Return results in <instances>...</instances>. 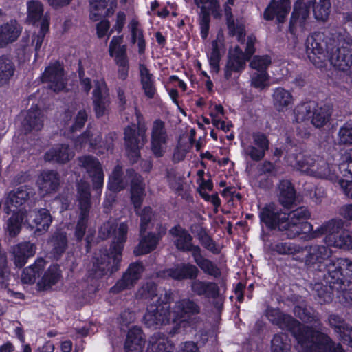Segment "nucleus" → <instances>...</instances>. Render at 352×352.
Instances as JSON below:
<instances>
[{"label": "nucleus", "instance_id": "nucleus-1", "mask_svg": "<svg viewBox=\"0 0 352 352\" xmlns=\"http://www.w3.org/2000/svg\"><path fill=\"white\" fill-rule=\"evenodd\" d=\"M136 295L138 298L148 300L149 305L144 316V324L153 329L172 324L170 333L173 335L187 332L191 326L190 316L199 311L197 305L189 299L177 302L170 311L168 303L172 299L171 294L162 291L160 296H158L153 283L144 285Z\"/></svg>", "mask_w": 352, "mask_h": 352}, {"label": "nucleus", "instance_id": "nucleus-2", "mask_svg": "<svg viewBox=\"0 0 352 352\" xmlns=\"http://www.w3.org/2000/svg\"><path fill=\"white\" fill-rule=\"evenodd\" d=\"M305 47L317 67L329 61L338 69L352 74V38L346 32H314L307 38Z\"/></svg>", "mask_w": 352, "mask_h": 352}, {"label": "nucleus", "instance_id": "nucleus-3", "mask_svg": "<svg viewBox=\"0 0 352 352\" xmlns=\"http://www.w3.org/2000/svg\"><path fill=\"white\" fill-rule=\"evenodd\" d=\"M286 162L307 175L338 182L344 192L352 198V148L342 155L338 165H333L318 156L302 153L288 155Z\"/></svg>", "mask_w": 352, "mask_h": 352}, {"label": "nucleus", "instance_id": "nucleus-4", "mask_svg": "<svg viewBox=\"0 0 352 352\" xmlns=\"http://www.w3.org/2000/svg\"><path fill=\"white\" fill-rule=\"evenodd\" d=\"M309 216L305 208H299L289 214L281 212L274 204L263 208L259 212V217L263 224L270 229L278 228L285 231L289 238L308 233L312 230V225L305 221Z\"/></svg>", "mask_w": 352, "mask_h": 352}, {"label": "nucleus", "instance_id": "nucleus-5", "mask_svg": "<svg viewBox=\"0 0 352 352\" xmlns=\"http://www.w3.org/2000/svg\"><path fill=\"white\" fill-rule=\"evenodd\" d=\"M127 231L128 226L124 223L116 226L113 222L108 221L100 228L101 236L106 238L112 234L113 241L109 254L100 252L95 258L94 265L98 276L112 273L118 270Z\"/></svg>", "mask_w": 352, "mask_h": 352}, {"label": "nucleus", "instance_id": "nucleus-6", "mask_svg": "<svg viewBox=\"0 0 352 352\" xmlns=\"http://www.w3.org/2000/svg\"><path fill=\"white\" fill-rule=\"evenodd\" d=\"M127 175L131 182V201L135 210H138L144 195V186L141 177L135 174L133 170H128ZM137 213L141 217L140 235L142 238L138 246L134 250V253L136 255H141L153 250L159 241V238L151 234L143 237L144 233L151 220V209L150 208H145L141 213L138 211H137Z\"/></svg>", "mask_w": 352, "mask_h": 352}, {"label": "nucleus", "instance_id": "nucleus-7", "mask_svg": "<svg viewBox=\"0 0 352 352\" xmlns=\"http://www.w3.org/2000/svg\"><path fill=\"white\" fill-rule=\"evenodd\" d=\"M295 313L305 322H314V328L307 333V338L298 336V349L302 352H344L340 344L335 343L326 333L321 331L322 324L317 317L308 315L300 307Z\"/></svg>", "mask_w": 352, "mask_h": 352}, {"label": "nucleus", "instance_id": "nucleus-8", "mask_svg": "<svg viewBox=\"0 0 352 352\" xmlns=\"http://www.w3.org/2000/svg\"><path fill=\"white\" fill-rule=\"evenodd\" d=\"M342 219H332L322 223L316 230H311L307 234L309 238H316L325 235L324 243L330 247L352 250V232L343 230Z\"/></svg>", "mask_w": 352, "mask_h": 352}, {"label": "nucleus", "instance_id": "nucleus-9", "mask_svg": "<svg viewBox=\"0 0 352 352\" xmlns=\"http://www.w3.org/2000/svg\"><path fill=\"white\" fill-rule=\"evenodd\" d=\"M135 116L138 126L133 124L125 129L124 140L126 151L129 157L133 162L140 157V148L146 141V128L142 124V118L135 111Z\"/></svg>", "mask_w": 352, "mask_h": 352}, {"label": "nucleus", "instance_id": "nucleus-10", "mask_svg": "<svg viewBox=\"0 0 352 352\" xmlns=\"http://www.w3.org/2000/svg\"><path fill=\"white\" fill-rule=\"evenodd\" d=\"M266 316L274 324L283 329H286L292 333L297 341L298 348V336L307 338V333L311 331L314 326H303L291 316L282 314L279 309L268 308L266 311Z\"/></svg>", "mask_w": 352, "mask_h": 352}, {"label": "nucleus", "instance_id": "nucleus-11", "mask_svg": "<svg viewBox=\"0 0 352 352\" xmlns=\"http://www.w3.org/2000/svg\"><path fill=\"white\" fill-rule=\"evenodd\" d=\"M196 6L200 8L199 25L201 37L206 39L209 34L210 16L219 19L222 16V9L219 0H194Z\"/></svg>", "mask_w": 352, "mask_h": 352}, {"label": "nucleus", "instance_id": "nucleus-12", "mask_svg": "<svg viewBox=\"0 0 352 352\" xmlns=\"http://www.w3.org/2000/svg\"><path fill=\"white\" fill-rule=\"evenodd\" d=\"M324 279L331 288H333L335 284L352 281V262L346 258L336 259L328 265L327 274H324Z\"/></svg>", "mask_w": 352, "mask_h": 352}, {"label": "nucleus", "instance_id": "nucleus-13", "mask_svg": "<svg viewBox=\"0 0 352 352\" xmlns=\"http://www.w3.org/2000/svg\"><path fill=\"white\" fill-rule=\"evenodd\" d=\"M77 190L81 213L76 228L75 236L77 240L80 241L85 234L87 230V213L90 206L89 185L86 182H80L77 185Z\"/></svg>", "mask_w": 352, "mask_h": 352}, {"label": "nucleus", "instance_id": "nucleus-14", "mask_svg": "<svg viewBox=\"0 0 352 352\" xmlns=\"http://www.w3.org/2000/svg\"><path fill=\"white\" fill-rule=\"evenodd\" d=\"M305 251L306 252L305 265L313 270L327 272L329 263L335 262V260L329 259L331 250L324 245L311 246L309 250H303L301 252L303 253Z\"/></svg>", "mask_w": 352, "mask_h": 352}, {"label": "nucleus", "instance_id": "nucleus-15", "mask_svg": "<svg viewBox=\"0 0 352 352\" xmlns=\"http://www.w3.org/2000/svg\"><path fill=\"white\" fill-rule=\"evenodd\" d=\"M243 153L254 161H260L269 148V141L261 133H253L252 140L242 141Z\"/></svg>", "mask_w": 352, "mask_h": 352}, {"label": "nucleus", "instance_id": "nucleus-16", "mask_svg": "<svg viewBox=\"0 0 352 352\" xmlns=\"http://www.w3.org/2000/svg\"><path fill=\"white\" fill-rule=\"evenodd\" d=\"M309 6V2L305 0H297L295 3L289 25L290 32L294 36L308 29Z\"/></svg>", "mask_w": 352, "mask_h": 352}, {"label": "nucleus", "instance_id": "nucleus-17", "mask_svg": "<svg viewBox=\"0 0 352 352\" xmlns=\"http://www.w3.org/2000/svg\"><path fill=\"white\" fill-rule=\"evenodd\" d=\"M249 58L244 54L242 47L239 45L231 46L229 49L228 60L224 69V76L227 80L232 77L233 73L242 72Z\"/></svg>", "mask_w": 352, "mask_h": 352}, {"label": "nucleus", "instance_id": "nucleus-18", "mask_svg": "<svg viewBox=\"0 0 352 352\" xmlns=\"http://www.w3.org/2000/svg\"><path fill=\"white\" fill-rule=\"evenodd\" d=\"M170 138L163 122H154L151 133V151L156 157H162L168 150Z\"/></svg>", "mask_w": 352, "mask_h": 352}, {"label": "nucleus", "instance_id": "nucleus-19", "mask_svg": "<svg viewBox=\"0 0 352 352\" xmlns=\"http://www.w3.org/2000/svg\"><path fill=\"white\" fill-rule=\"evenodd\" d=\"M78 164L91 177L94 187L101 190L104 182V173L98 160L91 156H83L78 159Z\"/></svg>", "mask_w": 352, "mask_h": 352}, {"label": "nucleus", "instance_id": "nucleus-20", "mask_svg": "<svg viewBox=\"0 0 352 352\" xmlns=\"http://www.w3.org/2000/svg\"><path fill=\"white\" fill-rule=\"evenodd\" d=\"M43 82L50 84V88L54 92H59L65 88L63 66L55 63L48 66L43 74Z\"/></svg>", "mask_w": 352, "mask_h": 352}, {"label": "nucleus", "instance_id": "nucleus-21", "mask_svg": "<svg viewBox=\"0 0 352 352\" xmlns=\"http://www.w3.org/2000/svg\"><path fill=\"white\" fill-rule=\"evenodd\" d=\"M93 97L96 116L98 117L103 116L109 103L107 88L103 78L95 82Z\"/></svg>", "mask_w": 352, "mask_h": 352}, {"label": "nucleus", "instance_id": "nucleus-22", "mask_svg": "<svg viewBox=\"0 0 352 352\" xmlns=\"http://www.w3.org/2000/svg\"><path fill=\"white\" fill-rule=\"evenodd\" d=\"M291 8L289 0H280L276 1L272 0L265 8L263 13V18L267 21L273 20L276 18L278 22L284 21Z\"/></svg>", "mask_w": 352, "mask_h": 352}, {"label": "nucleus", "instance_id": "nucleus-23", "mask_svg": "<svg viewBox=\"0 0 352 352\" xmlns=\"http://www.w3.org/2000/svg\"><path fill=\"white\" fill-rule=\"evenodd\" d=\"M224 48V35L221 31H219L216 38L212 42L211 48L207 52L211 70L214 73H218L219 70L221 52L223 51Z\"/></svg>", "mask_w": 352, "mask_h": 352}, {"label": "nucleus", "instance_id": "nucleus-24", "mask_svg": "<svg viewBox=\"0 0 352 352\" xmlns=\"http://www.w3.org/2000/svg\"><path fill=\"white\" fill-rule=\"evenodd\" d=\"M234 0H227V2L224 5V12L226 17L227 25L230 34L232 36H235L237 41L241 44H243L245 36L244 24L238 21L235 22L232 19L231 13L230 6L234 4Z\"/></svg>", "mask_w": 352, "mask_h": 352}, {"label": "nucleus", "instance_id": "nucleus-25", "mask_svg": "<svg viewBox=\"0 0 352 352\" xmlns=\"http://www.w3.org/2000/svg\"><path fill=\"white\" fill-rule=\"evenodd\" d=\"M272 98L273 106L278 112L286 111L294 102L292 94L281 87L273 89Z\"/></svg>", "mask_w": 352, "mask_h": 352}, {"label": "nucleus", "instance_id": "nucleus-26", "mask_svg": "<svg viewBox=\"0 0 352 352\" xmlns=\"http://www.w3.org/2000/svg\"><path fill=\"white\" fill-rule=\"evenodd\" d=\"M21 28L16 21L10 20L0 25V47L14 42L19 36Z\"/></svg>", "mask_w": 352, "mask_h": 352}, {"label": "nucleus", "instance_id": "nucleus-27", "mask_svg": "<svg viewBox=\"0 0 352 352\" xmlns=\"http://www.w3.org/2000/svg\"><path fill=\"white\" fill-rule=\"evenodd\" d=\"M142 272V266L140 264H131L123 278L111 288V292L118 293L131 286L140 278Z\"/></svg>", "mask_w": 352, "mask_h": 352}, {"label": "nucleus", "instance_id": "nucleus-28", "mask_svg": "<svg viewBox=\"0 0 352 352\" xmlns=\"http://www.w3.org/2000/svg\"><path fill=\"white\" fill-rule=\"evenodd\" d=\"M26 218L25 221L30 227L35 228L36 232L46 231L52 222V217L45 209L31 212Z\"/></svg>", "mask_w": 352, "mask_h": 352}, {"label": "nucleus", "instance_id": "nucleus-29", "mask_svg": "<svg viewBox=\"0 0 352 352\" xmlns=\"http://www.w3.org/2000/svg\"><path fill=\"white\" fill-rule=\"evenodd\" d=\"M116 0H90V19L98 21L113 12Z\"/></svg>", "mask_w": 352, "mask_h": 352}, {"label": "nucleus", "instance_id": "nucleus-30", "mask_svg": "<svg viewBox=\"0 0 352 352\" xmlns=\"http://www.w3.org/2000/svg\"><path fill=\"white\" fill-rule=\"evenodd\" d=\"M165 276L175 280L193 279L199 274L197 267L190 263H182L166 271Z\"/></svg>", "mask_w": 352, "mask_h": 352}, {"label": "nucleus", "instance_id": "nucleus-31", "mask_svg": "<svg viewBox=\"0 0 352 352\" xmlns=\"http://www.w3.org/2000/svg\"><path fill=\"white\" fill-rule=\"evenodd\" d=\"M170 234L176 238L174 243L177 248L180 250L191 252L192 255L193 249L199 248V246L192 244V236L180 226H175L170 229Z\"/></svg>", "mask_w": 352, "mask_h": 352}, {"label": "nucleus", "instance_id": "nucleus-32", "mask_svg": "<svg viewBox=\"0 0 352 352\" xmlns=\"http://www.w3.org/2000/svg\"><path fill=\"white\" fill-rule=\"evenodd\" d=\"M36 184L42 194L50 193L59 185L58 175L52 170L43 171L38 176Z\"/></svg>", "mask_w": 352, "mask_h": 352}, {"label": "nucleus", "instance_id": "nucleus-33", "mask_svg": "<svg viewBox=\"0 0 352 352\" xmlns=\"http://www.w3.org/2000/svg\"><path fill=\"white\" fill-rule=\"evenodd\" d=\"M144 343L141 329L134 327L128 332L124 345L125 351L126 352H142Z\"/></svg>", "mask_w": 352, "mask_h": 352}, {"label": "nucleus", "instance_id": "nucleus-34", "mask_svg": "<svg viewBox=\"0 0 352 352\" xmlns=\"http://www.w3.org/2000/svg\"><path fill=\"white\" fill-rule=\"evenodd\" d=\"M74 152L66 144H58L47 151L45 155V160L48 162L65 163L72 159Z\"/></svg>", "mask_w": 352, "mask_h": 352}, {"label": "nucleus", "instance_id": "nucleus-35", "mask_svg": "<svg viewBox=\"0 0 352 352\" xmlns=\"http://www.w3.org/2000/svg\"><path fill=\"white\" fill-rule=\"evenodd\" d=\"M36 252V247L29 242L20 243L13 248L14 263L17 267L24 265L29 257L33 256Z\"/></svg>", "mask_w": 352, "mask_h": 352}, {"label": "nucleus", "instance_id": "nucleus-36", "mask_svg": "<svg viewBox=\"0 0 352 352\" xmlns=\"http://www.w3.org/2000/svg\"><path fill=\"white\" fill-rule=\"evenodd\" d=\"M128 29L130 32L131 43L137 44L140 54H144L146 48V42L144 32L139 21L135 18L132 19L128 24Z\"/></svg>", "mask_w": 352, "mask_h": 352}, {"label": "nucleus", "instance_id": "nucleus-37", "mask_svg": "<svg viewBox=\"0 0 352 352\" xmlns=\"http://www.w3.org/2000/svg\"><path fill=\"white\" fill-rule=\"evenodd\" d=\"M29 197V193L25 186H21L15 191L11 192L6 200L8 212H15L18 207L22 205Z\"/></svg>", "mask_w": 352, "mask_h": 352}, {"label": "nucleus", "instance_id": "nucleus-38", "mask_svg": "<svg viewBox=\"0 0 352 352\" xmlns=\"http://www.w3.org/2000/svg\"><path fill=\"white\" fill-rule=\"evenodd\" d=\"M60 278L59 267L52 265L44 272L43 275L37 283L39 290H47L55 285Z\"/></svg>", "mask_w": 352, "mask_h": 352}, {"label": "nucleus", "instance_id": "nucleus-39", "mask_svg": "<svg viewBox=\"0 0 352 352\" xmlns=\"http://www.w3.org/2000/svg\"><path fill=\"white\" fill-rule=\"evenodd\" d=\"M43 125V116L41 111L36 108H32L25 113L23 126L25 131H39Z\"/></svg>", "mask_w": 352, "mask_h": 352}, {"label": "nucleus", "instance_id": "nucleus-40", "mask_svg": "<svg viewBox=\"0 0 352 352\" xmlns=\"http://www.w3.org/2000/svg\"><path fill=\"white\" fill-rule=\"evenodd\" d=\"M192 292L198 296L214 298L218 295L217 285L211 282L195 280L190 284Z\"/></svg>", "mask_w": 352, "mask_h": 352}, {"label": "nucleus", "instance_id": "nucleus-41", "mask_svg": "<svg viewBox=\"0 0 352 352\" xmlns=\"http://www.w3.org/2000/svg\"><path fill=\"white\" fill-rule=\"evenodd\" d=\"M28 7V19L33 24L38 23L41 26L44 19L49 22V16L47 14H43V7L41 2L38 1H31L27 4Z\"/></svg>", "mask_w": 352, "mask_h": 352}, {"label": "nucleus", "instance_id": "nucleus-42", "mask_svg": "<svg viewBox=\"0 0 352 352\" xmlns=\"http://www.w3.org/2000/svg\"><path fill=\"white\" fill-rule=\"evenodd\" d=\"M331 114L329 107L315 102L314 109H311V122L316 127H322L329 120Z\"/></svg>", "mask_w": 352, "mask_h": 352}, {"label": "nucleus", "instance_id": "nucleus-43", "mask_svg": "<svg viewBox=\"0 0 352 352\" xmlns=\"http://www.w3.org/2000/svg\"><path fill=\"white\" fill-rule=\"evenodd\" d=\"M139 69L141 84L144 94L148 98H153L156 92L153 76L144 65L140 64Z\"/></svg>", "mask_w": 352, "mask_h": 352}, {"label": "nucleus", "instance_id": "nucleus-44", "mask_svg": "<svg viewBox=\"0 0 352 352\" xmlns=\"http://www.w3.org/2000/svg\"><path fill=\"white\" fill-rule=\"evenodd\" d=\"M109 52L114 60L127 58L126 45L123 44L122 36H114L112 37L109 46Z\"/></svg>", "mask_w": 352, "mask_h": 352}, {"label": "nucleus", "instance_id": "nucleus-45", "mask_svg": "<svg viewBox=\"0 0 352 352\" xmlns=\"http://www.w3.org/2000/svg\"><path fill=\"white\" fill-rule=\"evenodd\" d=\"M279 201L285 207H289L294 201V189L289 181H282L279 186Z\"/></svg>", "mask_w": 352, "mask_h": 352}, {"label": "nucleus", "instance_id": "nucleus-46", "mask_svg": "<svg viewBox=\"0 0 352 352\" xmlns=\"http://www.w3.org/2000/svg\"><path fill=\"white\" fill-rule=\"evenodd\" d=\"M45 265V262L43 259H39L36 263L25 268L22 274L21 280L24 283H33L36 280V276H39L41 272Z\"/></svg>", "mask_w": 352, "mask_h": 352}, {"label": "nucleus", "instance_id": "nucleus-47", "mask_svg": "<svg viewBox=\"0 0 352 352\" xmlns=\"http://www.w3.org/2000/svg\"><path fill=\"white\" fill-rule=\"evenodd\" d=\"M193 250L192 256L197 265L205 273L214 276L217 275L218 274V269L210 260L201 255L200 248H195Z\"/></svg>", "mask_w": 352, "mask_h": 352}, {"label": "nucleus", "instance_id": "nucleus-48", "mask_svg": "<svg viewBox=\"0 0 352 352\" xmlns=\"http://www.w3.org/2000/svg\"><path fill=\"white\" fill-rule=\"evenodd\" d=\"M14 73V66L12 60L6 56H0V86L6 83Z\"/></svg>", "mask_w": 352, "mask_h": 352}, {"label": "nucleus", "instance_id": "nucleus-49", "mask_svg": "<svg viewBox=\"0 0 352 352\" xmlns=\"http://www.w3.org/2000/svg\"><path fill=\"white\" fill-rule=\"evenodd\" d=\"M331 11L330 0H318L313 6V12L318 21H325Z\"/></svg>", "mask_w": 352, "mask_h": 352}, {"label": "nucleus", "instance_id": "nucleus-50", "mask_svg": "<svg viewBox=\"0 0 352 352\" xmlns=\"http://www.w3.org/2000/svg\"><path fill=\"white\" fill-rule=\"evenodd\" d=\"M25 217H27V214L21 210L13 212V215L7 223V230L10 235L16 236L19 232L21 223H23Z\"/></svg>", "mask_w": 352, "mask_h": 352}, {"label": "nucleus", "instance_id": "nucleus-51", "mask_svg": "<svg viewBox=\"0 0 352 352\" xmlns=\"http://www.w3.org/2000/svg\"><path fill=\"white\" fill-rule=\"evenodd\" d=\"M272 250L280 254H292L294 256L303 251L301 247L289 242H278L272 245Z\"/></svg>", "mask_w": 352, "mask_h": 352}, {"label": "nucleus", "instance_id": "nucleus-52", "mask_svg": "<svg viewBox=\"0 0 352 352\" xmlns=\"http://www.w3.org/2000/svg\"><path fill=\"white\" fill-rule=\"evenodd\" d=\"M125 182L121 177V167L117 166L109 178L108 188L112 192H118L124 188Z\"/></svg>", "mask_w": 352, "mask_h": 352}, {"label": "nucleus", "instance_id": "nucleus-53", "mask_svg": "<svg viewBox=\"0 0 352 352\" xmlns=\"http://www.w3.org/2000/svg\"><path fill=\"white\" fill-rule=\"evenodd\" d=\"M291 342L286 334L276 335L272 340V352H289Z\"/></svg>", "mask_w": 352, "mask_h": 352}, {"label": "nucleus", "instance_id": "nucleus-54", "mask_svg": "<svg viewBox=\"0 0 352 352\" xmlns=\"http://www.w3.org/2000/svg\"><path fill=\"white\" fill-rule=\"evenodd\" d=\"M315 102H309L299 104L294 111L295 119L297 122L311 120V109H314Z\"/></svg>", "mask_w": 352, "mask_h": 352}, {"label": "nucleus", "instance_id": "nucleus-55", "mask_svg": "<svg viewBox=\"0 0 352 352\" xmlns=\"http://www.w3.org/2000/svg\"><path fill=\"white\" fill-rule=\"evenodd\" d=\"M251 85L259 90L270 86V76L267 71L255 72L251 76Z\"/></svg>", "mask_w": 352, "mask_h": 352}, {"label": "nucleus", "instance_id": "nucleus-56", "mask_svg": "<svg viewBox=\"0 0 352 352\" xmlns=\"http://www.w3.org/2000/svg\"><path fill=\"white\" fill-rule=\"evenodd\" d=\"M49 26L50 23L47 21L46 19H44V20L42 22L41 26H39V32H38V34L33 36L32 40V45L34 46L36 56H37L38 52L44 41V37L49 30Z\"/></svg>", "mask_w": 352, "mask_h": 352}, {"label": "nucleus", "instance_id": "nucleus-57", "mask_svg": "<svg viewBox=\"0 0 352 352\" xmlns=\"http://www.w3.org/2000/svg\"><path fill=\"white\" fill-rule=\"evenodd\" d=\"M272 59L270 56H255L250 61V66L257 72L267 71V68L271 64Z\"/></svg>", "mask_w": 352, "mask_h": 352}, {"label": "nucleus", "instance_id": "nucleus-58", "mask_svg": "<svg viewBox=\"0 0 352 352\" xmlns=\"http://www.w3.org/2000/svg\"><path fill=\"white\" fill-rule=\"evenodd\" d=\"M338 141L340 144H352V122H346L339 130Z\"/></svg>", "mask_w": 352, "mask_h": 352}, {"label": "nucleus", "instance_id": "nucleus-59", "mask_svg": "<svg viewBox=\"0 0 352 352\" xmlns=\"http://www.w3.org/2000/svg\"><path fill=\"white\" fill-rule=\"evenodd\" d=\"M328 322L338 335L349 325L343 318L337 314L329 315Z\"/></svg>", "mask_w": 352, "mask_h": 352}, {"label": "nucleus", "instance_id": "nucleus-60", "mask_svg": "<svg viewBox=\"0 0 352 352\" xmlns=\"http://www.w3.org/2000/svg\"><path fill=\"white\" fill-rule=\"evenodd\" d=\"M89 136V133H85L82 137L79 138L76 142V148L81 149L82 148H85L87 146L88 148L96 146L98 144V140L100 139V137L98 136L93 140L90 139Z\"/></svg>", "mask_w": 352, "mask_h": 352}, {"label": "nucleus", "instance_id": "nucleus-61", "mask_svg": "<svg viewBox=\"0 0 352 352\" xmlns=\"http://www.w3.org/2000/svg\"><path fill=\"white\" fill-rule=\"evenodd\" d=\"M52 243L54 246L55 253L60 255L66 248L67 239L65 234L60 233L53 238Z\"/></svg>", "mask_w": 352, "mask_h": 352}, {"label": "nucleus", "instance_id": "nucleus-62", "mask_svg": "<svg viewBox=\"0 0 352 352\" xmlns=\"http://www.w3.org/2000/svg\"><path fill=\"white\" fill-rule=\"evenodd\" d=\"M153 348L158 350V352H173V346L166 338H160L158 340H151Z\"/></svg>", "mask_w": 352, "mask_h": 352}, {"label": "nucleus", "instance_id": "nucleus-63", "mask_svg": "<svg viewBox=\"0 0 352 352\" xmlns=\"http://www.w3.org/2000/svg\"><path fill=\"white\" fill-rule=\"evenodd\" d=\"M117 65L118 69V76L121 80H125L128 76L129 72V60L128 58L124 59H121L115 61Z\"/></svg>", "mask_w": 352, "mask_h": 352}, {"label": "nucleus", "instance_id": "nucleus-64", "mask_svg": "<svg viewBox=\"0 0 352 352\" xmlns=\"http://www.w3.org/2000/svg\"><path fill=\"white\" fill-rule=\"evenodd\" d=\"M87 118V114L85 110H80L74 118V123L70 126L72 131L81 129Z\"/></svg>", "mask_w": 352, "mask_h": 352}]
</instances>
